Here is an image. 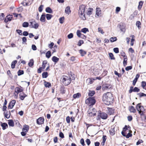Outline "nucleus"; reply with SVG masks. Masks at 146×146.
Here are the masks:
<instances>
[{"label": "nucleus", "instance_id": "1", "mask_svg": "<svg viewBox=\"0 0 146 146\" xmlns=\"http://www.w3.org/2000/svg\"><path fill=\"white\" fill-rule=\"evenodd\" d=\"M102 100L105 104L108 105L110 104L113 100L112 94L110 92L104 94L103 96Z\"/></svg>", "mask_w": 146, "mask_h": 146}, {"label": "nucleus", "instance_id": "2", "mask_svg": "<svg viewBox=\"0 0 146 146\" xmlns=\"http://www.w3.org/2000/svg\"><path fill=\"white\" fill-rule=\"evenodd\" d=\"M86 6L84 5H81L79 6L78 10V15L79 17L83 20H86L84 12Z\"/></svg>", "mask_w": 146, "mask_h": 146}, {"label": "nucleus", "instance_id": "3", "mask_svg": "<svg viewBox=\"0 0 146 146\" xmlns=\"http://www.w3.org/2000/svg\"><path fill=\"white\" fill-rule=\"evenodd\" d=\"M71 78L68 76H63L61 78L60 80L65 85H68L71 82Z\"/></svg>", "mask_w": 146, "mask_h": 146}, {"label": "nucleus", "instance_id": "4", "mask_svg": "<svg viewBox=\"0 0 146 146\" xmlns=\"http://www.w3.org/2000/svg\"><path fill=\"white\" fill-rule=\"evenodd\" d=\"M136 108L138 111L139 113L141 116L144 115L145 110L143 106L141 105V104H138L136 106Z\"/></svg>", "mask_w": 146, "mask_h": 146}, {"label": "nucleus", "instance_id": "5", "mask_svg": "<svg viewBox=\"0 0 146 146\" xmlns=\"http://www.w3.org/2000/svg\"><path fill=\"white\" fill-rule=\"evenodd\" d=\"M95 100L93 98H90L87 99L85 101L86 104L89 106L93 105L95 104Z\"/></svg>", "mask_w": 146, "mask_h": 146}, {"label": "nucleus", "instance_id": "6", "mask_svg": "<svg viewBox=\"0 0 146 146\" xmlns=\"http://www.w3.org/2000/svg\"><path fill=\"white\" fill-rule=\"evenodd\" d=\"M30 23V26L31 27L34 28L35 29H36L38 28V25L35 21L31 22Z\"/></svg>", "mask_w": 146, "mask_h": 146}, {"label": "nucleus", "instance_id": "7", "mask_svg": "<svg viewBox=\"0 0 146 146\" xmlns=\"http://www.w3.org/2000/svg\"><path fill=\"white\" fill-rule=\"evenodd\" d=\"M111 88V86L108 84H103L102 86L103 90H107Z\"/></svg>", "mask_w": 146, "mask_h": 146}, {"label": "nucleus", "instance_id": "8", "mask_svg": "<svg viewBox=\"0 0 146 146\" xmlns=\"http://www.w3.org/2000/svg\"><path fill=\"white\" fill-rule=\"evenodd\" d=\"M96 110L94 108H93L91 111L89 112L88 115L90 116H94L96 115Z\"/></svg>", "mask_w": 146, "mask_h": 146}, {"label": "nucleus", "instance_id": "9", "mask_svg": "<svg viewBox=\"0 0 146 146\" xmlns=\"http://www.w3.org/2000/svg\"><path fill=\"white\" fill-rule=\"evenodd\" d=\"M118 27L120 28V30L122 32H125V25L124 23H120L118 25Z\"/></svg>", "mask_w": 146, "mask_h": 146}, {"label": "nucleus", "instance_id": "10", "mask_svg": "<svg viewBox=\"0 0 146 146\" xmlns=\"http://www.w3.org/2000/svg\"><path fill=\"white\" fill-rule=\"evenodd\" d=\"M99 116H100L102 119H105L107 118L108 115L106 113L102 112L98 115V117Z\"/></svg>", "mask_w": 146, "mask_h": 146}, {"label": "nucleus", "instance_id": "11", "mask_svg": "<svg viewBox=\"0 0 146 146\" xmlns=\"http://www.w3.org/2000/svg\"><path fill=\"white\" fill-rule=\"evenodd\" d=\"M13 16L12 15H9L7 16L4 20V22L5 23H7L9 21H10L13 18Z\"/></svg>", "mask_w": 146, "mask_h": 146}, {"label": "nucleus", "instance_id": "12", "mask_svg": "<svg viewBox=\"0 0 146 146\" xmlns=\"http://www.w3.org/2000/svg\"><path fill=\"white\" fill-rule=\"evenodd\" d=\"M15 103L16 101L15 100L11 101L9 103L8 108L9 109H12L14 106Z\"/></svg>", "mask_w": 146, "mask_h": 146}, {"label": "nucleus", "instance_id": "13", "mask_svg": "<svg viewBox=\"0 0 146 146\" xmlns=\"http://www.w3.org/2000/svg\"><path fill=\"white\" fill-rule=\"evenodd\" d=\"M102 14V11L100 8H97L96 11V16L98 17L101 16Z\"/></svg>", "mask_w": 146, "mask_h": 146}, {"label": "nucleus", "instance_id": "14", "mask_svg": "<svg viewBox=\"0 0 146 146\" xmlns=\"http://www.w3.org/2000/svg\"><path fill=\"white\" fill-rule=\"evenodd\" d=\"M44 119L43 117H40L37 120V123L38 124H42L44 122Z\"/></svg>", "mask_w": 146, "mask_h": 146}, {"label": "nucleus", "instance_id": "15", "mask_svg": "<svg viewBox=\"0 0 146 146\" xmlns=\"http://www.w3.org/2000/svg\"><path fill=\"white\" fill-rule=\"evenodd\" d=\"M23 90L22 89L20 88L19 87H16L15 89V92L18 95L19 92H23Z\"/></svg>", "mask_w": 146, "mask_h": 146}, {"label": "nucleus", "instance_id": "16", "mask_svg": "<svg viewBox=\"0 0 146 146\" xmlns=\"http://www.w3.org/2000/svg\"><path fill=\"white\" fill-rule=\"evenodd\" d=\"M93 9L92 8H89L88 9L87 11V15L90 16L92 14Z\"/></svg>", "mask_w": 146, "mask_h": 146}, {"label": "nucleus", "instance_id": "17", "mask_svg": "<svg viewBox=\"0 0 146 146\" xmlns=\"http://www.w3.org/2000/svg\"><path fill=\"white\" fill-rule=\"evenodd\" d=\"M108 114L111 115L114 113V110L112 108H108Z\"/></svg>", "mask_w": 146, "mask_h": 146}, {"label": "nucleus", "instance_id": "18", "mask_svg": "<svg viewBox=\"0 0 146 146\" xmlns=\"http://www.w3.org/2000/svg\"><path fill=\"white\" fill-rule=\"evenodd\" d=\"M27 96L26 94H25L24 93H22L19 94L20 98L21 100H23Z\"/></svg>", "mask_w": 146, "mask_h": 146}, {"label": "nucleus", "instance_id": "19", "mask_svg": "<svg viewBox=\"0 0 146 146\" xmlns=\"http://www.w3.org/2000/svg\"><path fill=\"white\" fill-rule=\"evenodd\" d=\"M139 77V74H137L135 78L133 81V85H135L137 81V80Z\"/></svg>", "mask_w": 146, "mask_h": 146}, {"label": "nucleus", "instance_id": "20", "mask_svg": "<svg viewBox=\"0 0 146 146\" xmlns=\"http://www.w3.org/2000/svg\"><path fill=\"white\" fill-rule=\"evenodd\" d=\"M29 127L28 125H25L23 127L22 129V131L27 132L29 130Z\"/></svg>", "mask_w": 146, "mask_h": 146}, {"label": "nucleus", "instance_id": "21", "mask_svg": "<svg viewBox=\"0 0 146 146\" xmlns=\"http://www.w3.org/2000/svg\"><path fill=\"white\" fill-rule=\"evenodd\" d=\"M44 84L46 88H49L51 86V83L49 82H47L44 81Z\"/></svg>", "mask_w": 146, "mask_h": 146}, {"label": "nucleus", "instance_id": "22", "mask_svg": "<svg viewBox=\"0 0 146 146\" xmlns=\"http://www.w3.org/2000/svg\"><path fill=\"white\" fill-rule=\"evenodd\" d=\"M79 53H80L81 55L83 56L86 54V51L82 49H80L79 51Z\"/></svg>", "mask_w": 146, "mask_h": 146}, {"label": "nucleus", "instance_id": "23", "mask_svg": "<svg viewBox=\"0 0 146 146\" xmlns=\"http://www.w3.org/2000/svg\"><path fill=\"white\" fill-rule=\"evenodd\" d=\"M52 60L54 62L56 63L59 60V58L55 56H53L52 57Z\"/></svg>", "mask_w": 146, "mask_h": 146}, {"label": "nucleus", "instance_id": "24", "mask_svg": "<svg viewBox=\"0 0 146 146\" xmlns=\"http://www.w3.org/2000/svg\"><path fill=\"white\" fill-rule=\"evenodd\" d=\"M1 126L2 127L3 129L4 130L6 129L8 127V126L7 123H3L1 124Z\"/></svg>", "mask_w": 146, "mask_h": 146}, {"label": "nucleus", "instance_id": "25", "mask_svg": "<svg viewBox=\"0 0 146 146\" xmlns=\"http://www.w3.org/2000/svg\"><path fill=\"white\" fill-rule=\"evenodd\" d=\"M110 134L112 135H114L115 133V131L114 130V128H111L110 130Z\"/></svg>", "mask_w": 146, "mask_h": 146}, {"label": "nucleus", "instance_id": "26", "mask_svg": "<svg viewBox=\"0 0 146 146\" xmlns=\"http://www.w3.org/2000/svg\"><path fill=\"white\" fill-rule=\"evenodd\" d=\"M129 110L131 112L135 113L136 112V110L133 106H131L129 107Z\"/></svg>", "mask_w": 146, "mask_h": 146}, {"label": "nucleus", "instance_id": "27", "mask_svg": "<svg viewBox=\"0 0 146 146\" xmlns=\"http://www.w3.org/2000/svg\"><path fill=\"white\" fill-rule=\"evenodd\" d=\"M65 12L66 13L69 14L71 12L70 8L69 7H67L65 9Z\"/></svg>", "mask_w": 146, "mask_h": 146}, {"label": "nucleus", "instance_id": "28", "mask_svg": "<svg viewBox=\"0 0 146 146\" xmlns=\"http://www.w3.org/2000/svg\"><path fill=\"white\" fill-rule=\"evenodd\" d=\"M95 79H93L92 80V78H88L86 80V82L88 84H92L93 82V80H94Z\"/></svg>", "mask_w": 146, "mask_h": 146}, {"label": "nucleus", "instance_id": "29", "mask_svg": "<svg viewBox=\"0 0 146 146\" xmlns=\"http://www.w3.org/2000/svg\"><path fill=\"white\" fill-rule=\"evenodd\" d=\"M45 16L44 14H42L40 17V20L41 22H44L45 20Z\"/></svg>", "mask_w": 146, "mask_h": 146}, {"label": "nucleus", "instance_id": "30", "mask_svg": "<svg viewBox=\"0 0 146 146\" xmlns=\"http://www.w3.org/2000/svg\"><path fill=\"white\" fill-rule=\"evenodd\" d=\"M8 124L10 126H11L12 127L14 126V122L12 120H9Z\"/></svg>", "mask_w": 146, "mask_h": 146}, {"label": "nucleus", "instance_id": "31", "mask_svg": "<svg viewBox=\"0 0 146 146\" xmlns=\"http://www.w3.org/2000/svg\"><path fill=\"white\" fill-rule=\"evenodd\" d=\"M46 12L49 13H52V11L51 9L49 7H47L46 9Z\"/></svg>", "mask_w": 146, "mask_h": 146}, {"label": "nucleus", "instance_id": "32", "mask_svg": "<svg viewBox=\"0 0 146 146\" xmlns=\"http://www.w3.org/2000/svg\"><path fill=\"white\" fill-rule=\"evenodd\" d=\"M17 63V61L16 60H14L13 61L11 64V68H15V65Z\"/></svg>", "mask_w": 146, "mask_h": 146}, {"label": "nucleus", "instance_id": "33", "mask_svg": "<svg viewBox=\"0 0 146 146\" xmlns=\"http://www.w3.org/2000/svg\"><path fill=\"white\" fill-rule=\"evenodd\" d=\"M95 93V92L94 91L90 90L88 93V96H92Z\"/></svg>", "mask_w": 146, "mask_h": 146}, {"label": "nucleus", "instance_id": "34", "mask_svg": "<svg viewBox=\"0 0 146 146\" xmlns=\"http://www.w3.org/2000/svg\"><path fill=\"white\" fill-rule=\"evenodd\" d=\"M34 64V61L33 59H31L30 60V62L29 63V66L30 67L32 66Z\"/></svg>", "mask_w": 146, "mask_h": 146}, {"label": "nucleus", "instance_id": "35", "mask_svg": "<svg viewBox=\"0 0 146 146\" xmlns=\"http://www.w3.org/2000/svg\"><path fill=\"white\" fill-rule=\"evenodd\" d=\"M81 96V94L79 93H78L76 94H74L73 96V97L74 98H78L79 97Z\"/></svg>", "mask_w": 146, "mask_h": 146}, {"label": "nucleus", "instance_id": "36", "mask_svg": "<svg viewBox=\"0 0 146 146\" xmlns=\"http://www.w3.org/2000/svg\"><path fill=\"white\" fill-rule=\"evenodd\" d=\"M46 19L48 20H50L52 17V15L49 14H47L46 15Z\"/></svg>", "mask_w": 146, "mask_h": 146}, {"label": "nucleus", "instance_id": "37", "mask_svg": "<svg viewBox=\"0 0 146 146\" xmlns=\"http://www.w3.org/2000/svg\"><path fill=\"white\" fill-rule=\"evenodd\" d=\"M88 31L89 30L88 29L86 28H84L82 29L81 30V31L84 33H86L87 32H88Z\"/></svg>", "mask_w": 146, "mask_h": 146}, {"label": "nucleus", "instance_id": "38", "mask_svg": "<svg viewBox=\"0 0 146 146\" xmlns=\"http://www.w3.org/2000/svg\"><path fill=\"white\" fill-rule=\"evenodd\" d=\"M110 41L111 42H113L117 40V38L116 37H112L110 39Z\"/></svg>", "mask_w": 146, "mask_h": 146}, {"label": "nucleus", "instance_id": "39", "mask_svg": "<svg viewBox=\"0 0 146 146\" xmlns=\"http://www.w3.org/2000/svg\"><path fill=\"white\" fill-rule=\"evenodd\" d=\"M23 9L22 7H20L18 8H17V10L18 13H21L23 11Z\"/></svg>", "mask_w": 146, "mask_h": 146}, {"label": "nucleus", "instance_id": "40", "mask_svg": "<svg viewBox=\"0 0 146 146\" xmlns=\"http://www.w3.org/2000/svg\"><path fill=\"white\" fill-rule=\"evenodd\" d=\"M51 56V52L49 51H48L46 54V56L48 58H49Z\"/></svg>", "mask_w": 146, "mask_h": 146}, {"label": "nucleus", "instance_id": "41", "mask_svg": "<svg viewBox=\"0 0 146 146\" xmlns=\"http://www.w3.org/2000/svg\"><path fill=\"white\" fill-rule=\"evenodd\" d=\"M132 132V131L131 130H130L129 132L127 133V135H126V137L127 138H129V137H131L132 135L131 133Z\"/></svg>", "mask_w": 146, "mask_h": 146}, {"label": "nucleus", "instance_id": "42", "mask_svg": "<svg viewBox=\"0 0 146 146\" xmlns=\"http://www.w3.org/2000/svg\"><path fill=\"white\" fill-rule=\"evenodd\" d=\"M42 76L43 78H46L48 76V73L46 72H44L42 73Z\"/></svg>", "mask_w": 146, "mask_h": 146}, {"label": "nucleus", "instance_id": "43", "mask_svg": "<svg viewBox=\"0 0 146 146\" xmlns=\"http://www.w3.org/2000/svg\"><path fill=\"white\" fill-rule=\"evenodd\" d=\"M146 86V82L145 81H142L141 83V86L143 89H145V87Z\"/></svg>", "mask_w": 146, "mask_h": 146}, {"label": "nucleus", "instance_id": "44", "mask_svg": "<svg viewBox=\"0 0 146 146\" xmlns=\"http://www.w3.org/2000/svg\"><path fill=\"white\" fill-rule=\"evenodd\" d=\"M127 57L126 56V57H125L123 60V64L124 66H125L127 65Z\"/></svg>", "mask_w": 146, "mask_h": 146}, {"label": "nucleus", "instance_id": "45", "mask_svg": "<svg viewBox=\"0 0 146 146\" xmlns=\"http://www.w3.org/2000/svg\"><path fill=\"white\" fill-rule=\"evenodd\" d=\"M46 61H44L43 62L42 65V67H41V68H42V69H44L45 68L46 66Z\"/></svg>", "mask_w": 146, "mask_h": 146}, {"label": "nucleus", "instance_id": "46", "mask_svg": "<svg viewBox=\"0 0 146 146\" xmlns=\"http://www.w3.org/2000/svg\"><path fill=\"white\" fill-rule=\"evenodd\" d=\"M4 113L5 115V117L6 118L8 119L9 118V117H10V112H9V114H7V112L6 113L4 112Z\"/></svg>", "mask_w": 146, "mask_h": 146}, {"label": "nucleus", "instance_id": "47", "mask_svg": "<svg viewBox=\"0 0 146 146\" xmlns=\"http://www.w3.org/2000/svg\"><path fill=\"white\" fill-rule=\"evenodd\" d=\"M29 23L27 22H24L23 24V26L24 27H28Z\"/></svg>", "mask_w": 146, "mask_h": 146}, {"label": "nucleus", "instance_id": "48", "mask_svg": "<svg viewBox=\"0 0 146 146\" xmlns=\"http://www.w3.org/2000/svg\"><path fill=\"white\" fill-rule=\"evenodd\" d=\"M23 74L24 71L22 70H19L17 72V74L18 76L21 75Z\"/></svg>", "mask_w": 146, "mask_h": 146}, {"label": "nucleus", "instance_id": "49", "mask_svg": "<svg viewBox=\"0 0 146 146\" xmlns=\"http://www.w3.org/2000/svg\"><path fill=\"white\" fill-rule=\"evenodd\" d=\"M136 26H137L138 28H139V29L141 28V23L139 21H137L136 22Z\"/></svg>", "mask_w": 146, "mask_h": 146}, {"label": "nucleus", "instance_id": "50", "mask_svg": "<svg viewBox=\"0 0 146 146\" xmlns=\"http://www.w3.org/2000/svg\"><path fill=\"white\" fill-rule=\"evenodd\" d=\"M64 17H62L60 18L59 21L60 23L61 24H62L64 23Z\"/></svg>", "mask_w": 146, "mask_h": 146}, {"label": "nucleus", "instance_id": "51", "mask_svg": "<svg viewBox=\"0 0 146 146\" xmlns=\"http://www.w3.org/2000/svg\"><path fill=\"white\" fill-rule=\"evenodd\" d=\"M143 4V2L142 1H140L139 2V5H138V9H140L141 8Z\"/></svg>", "mask_w": 146, "mask_h": 146}, {"label": "nucleus", "instance_id": "52", "mask_svg": "<svg viewBox=\"0 0 146 146\" xmlns=\"http://www.w3.org/2000/svg\"><path fill=\"white\" fill-rule=\"evenodd\" d=\"M76 34L77 36L78 37H80L82 35L81 33V31L80 30H78L76 32Z\"/></svg>", "mask_w": 146, "mask_h": 146}, {"label": "nucleus", "instance_id": "53", "mask_svg": "<svg viewBox=\"0 0 146 146\" xmlns=\"http://www.w3.org/2000/svg\"><path fill=\"white\" fill-rule=\"evenodd\" d=\"M23 4L24 6H27L28 5L29 3L28 2H27L26 0H25L23 1Z\"/></svg>", "mask_w": 146, "mask_h": 146}, {"label": "nucleus", "instance_id": "54", "mask_svg": "<svg viewBox=\"0 0 146 146\" xmlns=\"http://www.w3.org/2000/svg\"><path fill=\"white\" fill-rule=\"evenodd\" d=\"M84 41L82 40H80L78 43V45L79 46H80L81 45L83 44Z\"/></svg>", "mask_w": 146, "mask_h": 146}, {"label": "nucleus", "instance_id": "55", "mask_svg": "<svg viewBox=\"0 0 146 146\" xmlns=\"http://www.w3.org/2000/svg\"><path fill=\"white\" fill-rule=\"evenodd\" d=\"M139 89L137 87H135L133 89V92H138L139 91Z\"/></svg>", "mask_w": 146, "mask_h": 146}, {"label": "nucleus", "instance_id": "56", "mask_svg": "<svg viewBox=\"0 0 146 146\" xmlns=\"http://www.w3.org/2000/svg\"><path fill=\"white\" fill-rule=\"evenodd\" d=\"M113 50L114 52L116 53H117L119 52V49L117 48H114Z\"/></svg>", "mask_w": 146, "mask_h": 146}, {"label": "nucleus", "instance_id": "57", "mask_svg": "<svg viewBox=\"0 0 146 146\" xmlns=\"http://www.w3.org/2000/svg\"><path fill=\"white\" fill-rule=\"evenodd\" d=\"M43 5H41L38 8V11L40 12H41L43 10Z\"/></svg>", "mask_w": 146, "mask_h": 146}, {"label": "nucleus", "instance_id": "58", "mask_svg": "<svg viewBox=\"0 0 146 146\" xmlns=\"http://www.w3.org/2000/svg\"><path fill=\"white\" fill-rule=\"evenodd\" d=\"M109 55L111 59H114V58L113 57V55L112 53H109Z\"/></svg>", "mask_w": 146, "mask_h": 146}, {"label": "nucleus", "instance_id": "59", "mask_svg": "<svg viewBox=\"0 0 146 146\" xmlns=\"http://www.w3.org/2000/svg\"><path fill=\"white\" fill-rule=\"evenodd\" d=\"M98 31L100 33L102 34H104V32L103 31V30L102 29L100 28H98Z\"/></svg>", "mask_w": 146, "mask_h": 146}, {"label": "nucleus", "instance_id": "60", "mask_svg": "<svg viewBox=\"0 0 146 146\" xmlns=\"http://www.w3.org/2000/svg\"><path fill=\"white\" fill-rule=\"evenodd\" d=\"M5 15L3 13H1L0 15V20H3L4 17Z\"/></svg>", "mask_w": 146, "mask_h": 146}, {"label": "nucleus", "instance_id": "61", "mask_svg": "<svg viewBox=\"0 0 146 146\" xmlns=\"http://www.w3.org/2000/svg\"><path fill=\"white\" fill-rule=\"evenodd\" d=\"M80 143L83 146L85 145L84 140L83 139H82L80 140Z\"/></svg>", "mask_w": 146, "mask_h": 146}, {"label": "nucleus", "instance_id": "62", "mask_svg": "<svg viewBox=\"0 0 146 146\" xmlns=\"http://www.w3.org/2000/svg\"><path fill=\"white\" fill-rule=\"evenodd\" d=\"M137 95H139L140 97H141L145 96V94L143 93H138Z\"/></svg>", "mask_w": 146, "mask_h": 146}, {"label": "nucleus", "instance_id": "63", "mask_svg": "<svg viewBox=\"0 0 146 146\" xmlns=\"http://www.w3.org/2000/svg\"><path fill=\"white\" fill-rule=\"evenodd\" d=\"M73 34L72 33H70L68 35V38H69L70 39L72 38L73 37Z\"/></svg>", "mask_w": 146, "mask_h": 146}, {"label": "nucleus", "instance_id": "64", "mask_svg": "<svg viewBox=\"0 0 146 146\" xmlns=\"http://www.w3.org/2000/svg\"><path fill=\"white\" fill-rule=\"evenodd\" d=\"M143 141L141 139H139L138 141L136 143V145H138L139 144H140L141 143H143Z\"/></svg>", "mask_w": 146, "mask_h": 146}]
</instances>
